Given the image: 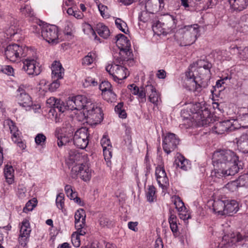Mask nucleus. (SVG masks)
Instances as JSON below:
<instances>
[{"mask_svg":"<svg viewBox=\"0 0 248 248\" xmlns=\"http://www.w3.org/2000/svg\"><path fill=\"white\" fill-rule=\"evenodd\" d=\"M239 157L235 153L230 150H222L215 152L212 155L214 170L211 176L220 178L234 175L239 170Z\"/></svg>","mask_w":248,"mask_h":248,"instance_id":"obj_1","label":"nucleus"},{"mask_svg":"<svg viewBox=\"0 0 248 248\" xmlns=\"http://www.w3.org/2000/svg\"><path fill=\"white\" fill-rule=\"evenodd\" d=\"M200 26L197 24L185 26L180 29L177 35L181 46L193 44L200 36Z\"/></svg>","mask_w":248,"mask_h":248,"instance_id":"obj_2","label":"nucleus"},{"mask_svg":"<svg viewBox=\"0 0 248 248\" xmlns=\"http://www.w3.org/2000/svg\"><path fill=\"white\" fill-rule=\"evenodd\" d=\"M78 120L83 121L86 120L88 122L93 124L100 123L103 119V114L98 104L91 102L87 104L86 108L77 116Z\"/></svg>","mask_w":248,"mask_h":248,"instance_id":"obj_3","label":"nucleus"},{"mask_svg":"<svg viewBox=\"0 0 248 248\" xmlns=\"http://www.w3.org/2000/svg\"><path fill=\"white\" fill-rule=\"evenodd\" d=\"M32 53V49L15 44L9 45L5 50V55L6 58L12 62L18 61L21 57L31 55Z\"/></svg>","mask_w":248,"mask_h":248,"instance_id":"obj_4","label":"nucleus"},{"mask_svg":"<svg viewBox=\"0 0 248 248\" xmlns=\"http://www.w3.org/2000/svg\"><path fill=\"white\" fill-rule=\"evenodd\" d=\"M116 44L119 48L120 49V55L124 57V55H127V57H124L121 60L122 64H124L126 61H128L132 58V52L130 51L131 44L129 40L124 34H119L115 37Z\"/></svg>","mask_w":248,"mask_h":248,"instance_id":"obj_5","label":"nucleus"},{"mask_svg":"<svg viewBox=\"0 0 248 248\" xmlns=\"http://www.w3.org/2000/svg\"><path fill=\"white\" fill-rule=\"evenodd\" d=\"M92 101L84 95H77L75 96L69 97L65 102V108L66 109L71 110H77L79 111L78 115H80V112L86 108L87 104L90 103Z\"/></svg>","mask_w":248,"mask_h":248,"instance_id":"obj_6","label":"nucleus"},{"mask_svg":"<svg viewBox=\"0 0 248 248\" xmlns=\"http://www.w3.org/2000/svg\"><path fill=\"white\" fill-rule=\"evenodd\" d=\"M41 36L48 43L55 45L60 42L59 38V30L58 27L53 25L44 24Z\"/></svg>","mask_w":248,"mask_h":248,"instance_id":"obj_7","label":"nucleus"},{"mask_svg":"<svg viewBox=\"0 0 248 248\" xmlns=\"http://www.w3.org/2000/svg\"><path fill=\"white\" fill-rule=\"evenodd\" d=\"M28 86L27 85L21 84L17 90L16 98L20 106L23 107H31L32 109H39L40 106L35 105L32 106L31 97L26 93V90Z\"/></svg>","mask_w":248,"mask_h":248,"instance_id":"obj_8","label":"nucleus"},{"mask_svg":"<svg viewBox=\"0 0 248 248\" xmlns=\"http://www.w3.org/2000/svg\"><path fill=\"white\" fill-rule=\"evenodd\" d=\"M92 169L86 164H78L72 167L71 176L77 178L78 175L84 181H89L92 177Z\"/></svg>","mask_w":248,"mask_h":248,"instance_id":"obj_9","label":"nucleus"},{"mask_svg":"<svg viewBox=\"0 0 248 248\" xmlns=\"http://www.w3.org/2000/svg\"><path fill=\"white\" fill-rule=\"evenodd\" d=\"M33 51L31 55H28L27 58L23 62V69L26 72L28 75L37 76L41 73L39 63L37 62V58L33 56Z\"/></svg>","mask_w":248,"mask_h":248,"instance_id":"obj_10","label":"nucleus"},{"mask_svg":"<svg viewBox=\"0 0 248 248\" xmlns=\"http://www.w3.org/2000/svg\"><path fill=\"white\" fill-rule=\"evenodd\" d=\"M106 70L118 82L126 78L128 75V71L125 67L115 63L107 65Z\"/></svg>","mask_w":248,"mask_h":248,"instance_id":"obj_11","label":"nucleus"},{"mask_svg":"<svg viewBox=\"0 0 248 248\" xmlns=\"http://www.w3.org/2000/svg\"><path fill=\"white\" fill-rule=\"evenodd\" d=\"M89 133L86 128H81L77 130L73 137V142L75 146L80 149H85L89 143Z\"/></svg>","mask_w":248,"mask_h":248,"instance_id":"obj_12","label":"nucleus"},{"mask_svg":"<svg viewBox=\"0 0 248 248\" xmlns=\"http://www.w3.org/2000/svg\"><path fill=\"white\" fill-rule=\"evenodd\" d=\"M186 88L190 91L193 92L195 95H198L202 90L203 86L201 83H199L196 80L194 73L192 71H188L186 74Z\"/></svg>","mask_w":248,"mask_h":248,"instance_id":"obj_13","label":"nucleus"},{"mask_svg":"<svg viewBox=\"0 0 248 248\" xmlns=\"http://www.w3.org/2000/svg\"><path fill=\"white\" fill-rule=\"evenodd\" d=\"M179 140L176 135L173 133H168L163 139V148L167 154L170 153L174 150Z\"/></svg>","mask_w":248,"mask_h":248,"instance_id":"obj_14","label":"nucleus"},{"mask_svg":"<svg viewBox=\"0 0 248 248\" xmlns=\"http://www.w3.org/2000/svg\"><path fill=\"white\" fill-rule=\"evenodd\" d=\"M145 92L148 97L149 101L155 106L160 100V94L156 90L155 86L150 81L147 82L145 85Z\"/></svg>","mask_w":248,"mask_h":248,"instance_id":"obj_15","label":"nucleus"},{"mask_svg":"<svg viewBox=\"0 0 248 248\" xmlns=\"http://www.w3.org/2000/svg\"><path fill=\"white\" fill-rule=\"evenodd\" d=\"M155 176L159 186L162 189H166L169 186V179L163 167L158 166L155 169Z\"/></svg>","mask_w":248,"mask_h":248,"instance_id":"obj_16","label":"nucleus"},{"mask_svg":"<svg viewBox=\"0 0 248 248\" xmlns=\"http://www.w3.org/2000/svg\"><path fill=\"white\" fill-rule=\"evenodd\" d=\"M237 128L231 120L225 121L216 124L213 130L218 134H223L226 132H231Z\"/></svg>","mask_w":248,"mask_h":248,"instance_id":"obj_17","label":"nucleus"},{"mask_svg":"<svg viewBox=\"0 0 248 248\" xmlns=\"http://www.w3.org/2000/svg\"><path fill=\"white\" fill-rule=\"evenodd\" d=\"M247 236H244V238L240 233L237 234V236H235L234 233H232L231 236L229 235H224L222 240L219 242L218 245L219 248H224L228 247L231 246L232 244L234 243L236 241H240L245 239Z\"/></svg>","mask_w":248,"mask_h":248,"instance_id":"obj_18","label":"nucleus"},{"mask_svg":"<svg viewBox=\"0 0 248 248\" xmlns=\"http://www.w3.org/2000/svg\"><path fill=\"white\" fill-rule=\"evenodd\" d=\"M5 127L7 126L12 134V140L15 142H18L21 140L20 138L21 132L18 130L15 123L10 119H6L3 122Z\"/></svg>","mask_w":248,"mask_h":248,"instance_id":"obj_19","label":"nucleus"},{"mask_svg":"<svg viewBox=\"0 0 248 248\" xmlns=\"http://www.w3.org/2000/svg\"><path fill=\"white\" fill-rule=\"evenodd\" d=\"M5 127L7 126L12 134V140L15 142H18L21 140L20 138L21 132L18 130L15 123L10 119H6L3 122Z\"/></svg>","mask_w":248,"mask_h":248,"instance_id":"obj_20","label":"nucleus"},{"mask_svg":"<svg viewBox=\"0 0 248 248\" xmlns=\"http://www.w3.org/2000/svg\"><path fill=\"white\" fill-rule=\"evenodd\" d=\"M103 148V155L106 160H109L112 157V145L108 136L104 135L100 141Z\"/></svg>","mask_w":248,"mask_h":248,"instance_id":"obj_21","label":"nucleus"},{"mask_svg":"<svg viewBox=\"0 0 248 248\" xmlns=\"http://www.w3.org/2000/svg\"><path fill=\"white\" fill-rule=\"evenodd\" d=\"M51 69L53 79H61L63 78L64 69L59 61H54L51 64Z\"/></svg>","mask_w":248,"mask_h":248,"instance_id":"obj_22","label":"nucleus"},{"mask_svg":"<svg viewBox=\"0 0 248 248\" xmlns=\"http://www.w3.org/2000/svg\"><path fill=\"white\" fill-rule=\"evenodd\" d=\"M47 106L53 108L55 111L63 112L66 110L65 102L64 103L55 97H51L46 100Z\"/></svg>","mask_w":248,"mask_h":248,"instance_id":"obj_23","label":"nucleus"},{"mask_svg":"<svg viewBox=\"0 0 248 248\" xmlns=\"http://www.w3.org/2000/svg\"><path fill=\"white\" fill-rule=\"evenodd\" d=\"M19 31L17 20L11 17L8 21V27L6 29V33L8 36L12 37Z\"/></svg>","mask_w":248,"mask_h":248,"instance_id":"obj_24","label":"nucleus"},{"mask_svg":"<svg viewBox=\"0 0 248 248\" xmlns=\"http://www.w3.org/2000/svg\"><path fill=\"white\" fill-rule=\"evenodd\" d=\"M85 213L83 209L78 210L75 214L76 228L82 229L85 223Z\"/></svg>","mask_w":248,"mask_h":248,"instance_id":"obj_25","label":"nucleus"},{"mask_svg":"<svg viewBox=\"0 0 248 248\" xmlns=\"http://www.w3.org/2000/svg\"><path fill=\"white\" fill-rule=\"evenodd\" d=\"M225 207L224 215L232 216L236 213L238 210V204L235 200L227 201L225 202Z\"/></svg>","mask_w":248,"mask_h":248,"instance_id":"obj_26","label":"nucleus"},{"mask_svg":"<svg viewBox=\"0 0 248 248\" xmlns=\"http://www.w3.org/2000/svg\"><path fill=\"white\" fill-rule=\"evenodd\" d=\"M231 7L234 10L241 11L248 6V0H229Z\"/></svg>","mask_w":248,"mask_h":248,"instance_id":"obj_27","label":"nucleus"},{"mask_svg":"<svg viewBox=\"0 0 248 248\" xmlns=\"http://www.w3.org/2000/svg\"><path fill=\"white\" fill-rule=\"evenodd\" d=\"M238 149L243 153H248V134H244L237 142Z\"/></svg>","mask_w":248,"mask_h":248,"instance_id":"obj_28","label":"nucleus"},{"mask_svg":"<svg viewBox=\"0 0 248 248\" xmlns=\"http://www.w3.org/2000/svg\"><path fill=\"white\" fill-rule=\"evenodd\" d=\"M187 109L193 114H198L202 116V112L205 109L203 104L201 103H191L188 104Z\"/></svg>","mask_w":248,"mask_h":248,"instance_id":"obj_29","label":"nucleus"},{"mask_svg":"<svg viewBox=\"0 0 248 248\" xmlns=\"http://www.w3.org/2000/svg\"><path fill=\"white\" fill-rule=\"evenodd\" d=\"M77 231L74 232L71 236V241L73 246L78 248L80 245V236H83L86 232L82 229L76 228Z\"/></svg>","mask_w":248,"mask_h":248,"instance_id":"obj_30","label":"nucleus"},{"mask_svg":"<svg viewBox=\"0 0 248 248\" xmlns=\"http://www.w3.org/2000/svg\"><path fill=\"white\" fill-rule=\"evenodd\" d=\"M175 162L177 167L184 170H187L190 169V164L188 160L180 155L177 156Z\"/></svg>","mask_w":248,"mask_h":248,"instance_id":"obj_31","label":"nucleus"},{"mask_svg":"<svg viewBox=\"0 0 248 248\" xmlns=\"http://www.w3.org/2000/svg\"><path fill=\"white\" fill-rule=\"evenodd\" d=\"M96 31L99 35L103 38L106 39L110 35L109 29L103 23H98L96 25Z\"/></svg>","mask_w":248,"mask_h":248,"instance_id":"obj_32","label":"nucleus"},{"mask_svg":"<svg viewBox=\"0 0 248 248\" xmlns=\"http://www.w3.org/2000/svg\"><path fill=\"white\" fill-rule=\"evenodd\" d=\"M236 27L241 32H248V15L242 16Z\"/></svg>","mask_w":248,"mask_h":248,"instance_id":"obj_33","label":"nucleus"},{"mask_svg":"<svg viewBox=\"0 0 248 248\" xmlns=\"http://www.w3.org/2000/svg\"><path fill=\"white\" fill-rule=\"evenodd\" d=\"M6 182L11 185L14 182V170L12 166L6 165L4 170Z\"/></svg>","mask_w":248,"mask_h":248,"instance_id":"obj_34","label":"nucleus"},{"mask_svg":"<svg viewBox=\"0 0 248 248\" xmlns=\"http://www.w3.org/2000/svg\"><path fill=\"white\" fill-rule=\"evenodd\" d=\"M225 207V202L221 200L214 201L213 203L214 211L218 215H224Z\"/></svg>","mask_w":248,"mask_h":248,"instance_id":"obj_35","label":"nucleus"},{"mask_svg":"<svg viewBox=\"0 0 248 248\" xmlns=\"http://www.w3.org/2000/svg\"><path fill=\"white\" fill-rule=\"evenodd\" d=\"M96 57L97 55L95 51L89 52L88 54L82 59V65L85 66L91 65L95 61Z\"/></svg>","mask_w":248,"mask_h":248,"instance_id":"obj_36","label":"nucleus"},{"mask_svg":"<svg viewBox=\"0 0 248 248\" xmlns=\"http://www.w3.org/2000/svg\"><path fill=\"white\" fill-rule=\"evenodd\" d=\"M31 232V229L29 221L26 219L24 220L20 227V234L30 236Z\"/></svg>","mask_w":248,"mask_h":248,"instance_id":"obj_37","label":"nucleus"},{"mask_svg":"<svg viewBox=\"0 0 248 248\" xmlns=\"http://www.w3.org/2000/svg\"><path fill=\"white\" fill-rule=\"evenodd\" d=\"M20 13L26 16H34V12L31 8L30 5L23 4L21 6L20 8Z\"/></svg>","mask_w":248,"mask_h":248,"instance_id":"obj_38","label":"nucleus"},{"mask_svg":"<svg viewBox=\"0 0 248 248\" xmlns=\"http://www.w3.org/2000/svg\"><path fill=\"white\" fill-rule=\"evenodd\" d=\"M82 158V155L76 150H71L69 153V163H73L79 161Z\"/></svg>","mask_w":248,"mask_h":248,"instance_id":"obj_39","label":"nucleus"},{"mask_svg":"<svg viewBox=\"0 0 248 248\" xmlns=\"http://www.w3.org/2000/svg\"><path fill=\"white\" fill-rule=\"evenodd\" d=\"M82 27L84 33L89 36H94L95 38L97 37L94 31L90 24L87 23H84Z\"/></svg>","mask_w":248,"mask_h":248,"instance_id":"obj_40","label":"nucleus"},{"mask_svg":"<svg viewBox=\"0 0 248 248\" xmlns=\"http://www.w3.org/2000/svg\"><path fill=\"white\" fill-rule=\"evenodd\" d=\"M196 64L198 68L199 69L203 68L207 73L210 72V69L212 66L211 63L202 60H198Z\"/></svg>","mask_w":248,"mask_h":248,"instance_id":"obj_41","label":"nucleus"},{"mask_svg":"<svg viewBox=\"0 0 248 248\" xmlns=\"http://www.w3.org/2000/svg\"><path fill=\"white\" fill-rule=\"evenodd\" d=\"M103 98L108 102H113L116 99V94L113 92L112 90H109L102 93Z\"/></svg>","mask_w":248,"mask_h":248,"instance_id":"obj_42","label":"nucleus"},{"mask_svg":"<svg viewBox=\"0 0 248 248\" xmlns=\"http://www.w3.org/2000/svg\"><path fill=\"white\" fill-rule=\"evenodd\" d=\"M174 204L178 212L183 211L186 209L184 203L179 197L176 196L174 197Z\"/></svg>","mask_w":248,"mask_h":248,"instance_id":"obj_43","label":"nucleus"},{"mask_svg":"<svg viewBox=\"0 0 248 248\" xmlns=\"http://www.w3.org/2000/svg\"><path fill=\"white\" fill-rule=\"evenodd\" d=\"M37 205V200L35 198L28 201L25 207L23 208V212L27 213L28 211H32Z\"/></svg>","mask_w":248,"mask_h":248,"instance_id":"obj_44","label":"nucleus"},{"mask_svg":"<svg viewBox=\"0 0 248 248\" xmlns=\"http://www.w3.org/2000/svg\"><path fill=\"white\" fill-rule=\"evenodd\" d=\"M237 180L239 186L248 187V173L240 176Z\"/></svg>","mask_w":248,"mask_h":248,"instance_id":"obj_45","label":"nucleus"},{"mask_svg":"<svg viewBox=\"0 0 248 248\" xmlns=\"http://www.w3.org/2000/svg\"><path fill=\"white\" fill-rule=\"evenodd\" d=\"M147 94L146 92H145V86L141 87L139 90L137 95L138 98L140 102L144 103L146 101V95Z\"/></svg>","mask_w":248,"mask_h":248,"instance_id":"obj_46","label":"nucleus"},{"mask_svg":"<svg viewBox=\"0 0 248 248\" xmlns=\"http://www.w3.org/2000/svg\"><path fill=\"white\" fill-rule=\"evenodd\" d=\"M115 25L117 28L121 30L122 32L126 33L127 30L126 23L120 18H117L115 21Z\"/></svg>","mask_w":248,"mask_h":248,"instance_id":"obj_47","label":"nucleus"},{"mask_svg":"<svg viewBox=\"0 0 248 248\" xmlns=\"http://www.w3.org/2000/svg\"><path fill=\"white\" fill-rule=\"evenodd\" d=\"M155 189L154 186H149L146 192V197L147 200L150 202H152L155 199Z\"/></svg>","mask_w":248,"mask_h":248,"instance_id":"obj_48","label":"nucleus"},{"mask_svg":"<svg viewBox=\"0 0 248 248\" xmlns=\"http://www.w3.org/2000/svg\"><path fill=\"white\" fill-rule=\"evenodd\" d=\"M97 6L101 16L103 18H108L109 16V14L107 6L101 3L98 4Z\"/></svg>","mask_w":248,"mask_h":248,"instance_id":"obj_49","label":"nucleus"},{"mask_svg":"<svg viewBox=\"0 0 248 248\" xmlns=\"http://www.w3.org/2000/svg\"><path fill=\"white\" fill-rule=\"evenodd\" d=\"M97 84V82L91 77L86 78L83 82V85L85 88L96 86Z\"/></svg>","mask_w":248,"mask_h":248,"instance_id":"obj_50","label":"nucleus"},{"mask_svg":"<svg viewBox=\"0 0 248 248\" xmlns=\"http://www.w3.org/2000/svg\"><path fill=\"white\" fill-rule=\"evenodd\" d=\"M0 72L6 74L8 76H13L14 69L10 65H0Z\"/></svg>","mask_w":248,"mask_h":248,"instance_id":"obj_51","label":"nucleus"},{"mask_svg":"<svg viewBox=\"0 0 248 248\" xmlns=\"http://www.w3.org/2000/svg\"><path fill=\"white\" fill-rule=\"evenodd\" d=\"M46 137L42 133L38 134L35 138V142L37 145L43 146L46 143Z\"/></svg>","mask_w":248,"mask_h":248,"instance_id":"obj_52","label":"nucleus"},{"mask_svg":"<svg viewBox=\"0 0 248 248\" xmlns=\"http://www.w3.org/2000/svg\"><path fill=\"white\" fill-rule=\"evenodd\" d=\"M240 126L244 128L248 127V113L240 115L238 119Z\"/></svg>","mask_w":248,"mask_h":248,"instance_id":"obj_53","label":"nucleus"},{"mask_svg":"<svg viewBox=\"0 0 248 248\" xmlns=\"http://www.w3.org/2000/svg\"><path fill=\"white\" fill-rule=\"evenodd\" d=\"M56 204L59 209L62 210L64 207V195L62 193L58 194L56 199Z\"/></svg>","mask_w":248,"mask_h":248,"instance_id":"obj_54","label":"nucleus"},{"mask_svg":"<svg viewBox=\"0 0 248 248\" xmlns=\"http://www.w3.org/2000/svg\"><path fill=\"white\" fill-rule=\"evenodd\" d=\"M226 187L227 189H228L231 191L233 192L237 189L238 187H239V184H238V182L237 180L233 181H231L228 183Z\"/></svg>","mask_w":248,"mask_h":248,"instance_id":"obj_55","label":"nucleus"},{"mask_svg":"<svg viewBox=\"0 0 248 248\" xmlns=\"http://www.w3.org/2000/svg\"><path fill=\"white\" fill-rule=\"evenodd\" d=\"M64 190L67 196L70 199L72 198H75L76 194L77 193L73 191L72 188V186L70 185H66L64 187Z\"/></svg>","mask_w":248,"mask_h":248,"instance_id":"obj_56","label":"nucleus"},{"mask_svg":"<svg viewBox=\"0 0 248 248\" xmlns=\"http://www.w3.org/2000/svg\"><path fill=\"white\" fill-rule=\"evenodd\" d=\"M99 89L102 91V93H103L104 92H106L107 91L111 90V85L109 82L107 81H102V83L99 85Z\"/></svg>","mask_w":248,"mask_h":248,"instance_id":"obj_57","label":"nucleus"},{"mask_svg":"<svg viewBox=\"0 0 248 248\" xmlns=\"http://www.w3.org/2000/svg\"><path fill=\"white\" fill-rule=\"evenodd\" d=\"M48 83V81H47L46 79H42L39 82L38 88L39 90H42L43 91L46 92L47 89H48V85H47Z\"/></svg>","mask_w":248,"mask_h":248,"instance_id":"obj_58","label":"nucleus"},{"mask_svg":"<svg viewBox=\"0 0 248 248\" xmlns=\"http://www.w3.org/2000/svg\"><path fill=\"white\" fill-rule=\"evenodd\" d=\"M59 80L54 79V81L48 85V89L50 91L54 92L60 87V83Z\"/></svg>","mask_w":248,"mask_h":248,"instance_id":"obj_59","label":"nucleus"},{"mask_svg":"<svg viewBox=\"0 0 248 248\" xmlns=\"http://www.w3.org/2000/svg\"><path fill=\"white\" fill-rule=\"evenodd\" d=\"M29 238V236H27V235L20 234L18 238L19 243L24 248L25 247L28 242Z\"/></svg>","mask_w":248,"mask_h":248,"instance_id":"obj_60","label":"nucleus"},{"mask_svg":"<svg viewBox=\"0 0 248 248\" xmlns=\"http://www.w3.org/2000/svg\"><path fill=\"white\" fill-rule=\"evenodd\" d=\"M42 28H43V25H33L31 27V28L30 30L31 31L39 35L40 31H42Z\"/></svg>","mask_w":248,"mask_h":248,"instance_id":"obj_61","label":"nucleus"},{"mask_svg":"<svg viewBox=\"0 0 248 248\" xmlns=\"http://www.w3.org/2000/svg\"><path fill=\"white\" fill-rule=\"evenodd\" d=\"M241 48L238 47L235 45H232L230 47L231 53L233 55H238L240 57V52H241Z\"/></svg>","mask_w":248,"mask_h":248,"instance_id":"obj_62","label":"nucleus"},{"mask_svg":"<svg viewBox=\"0 0 248 248\" xmlns=\"http://www.w3.org/2000/svg\"><path fill=\"white\" fill-rule=\"evenodd\" d=\"M139 18L140 21L146 22L149 19V14L145 11H143L140 13Z\"/></svg>","mask_w":248,"mask_h":248,"instance_id":"obj_63","label":"nucleus"},{"mask_svg":"<svg viewBox=\"0 0 248 248\" xmlns=\"http://www.w3.org/2000/svg\"><path fill=\"white\" fill-rule=\"evenodd\" d=\"M240 58L243 60H248V46L241 49L240 52Z\"/></svg>","mask_w":248,"mask_h":248,"instance_id":"obj_64","label":"nucleus"}]
</instances>
